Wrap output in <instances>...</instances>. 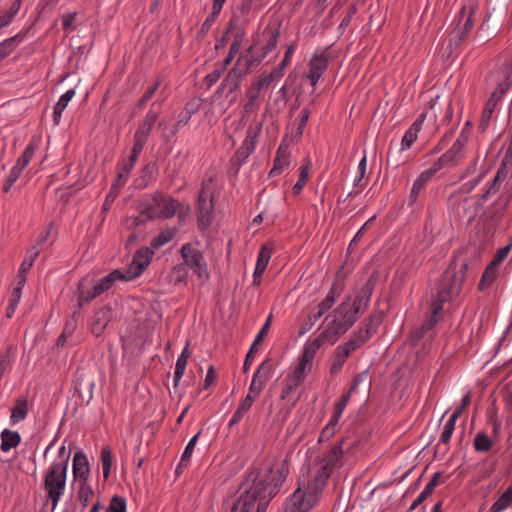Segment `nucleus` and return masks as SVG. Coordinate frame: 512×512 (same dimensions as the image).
I'll return each instance as SVG.
<instances>
[{"instance_id":"27","label":"nucleus","mask_w":512,"mask_h":512,"mask_svg":"<svg viewBox=\"0 0 512 512\" xmlns=\"http://www.w3.org/2000/svg\"><path fill=\"white\" fill-rule=\"evenodd\" d=\"M321 467L318 468L314 479L311 483L308 484V487L312 489L318 495L323 491L326 486L327 480L332 474L333 469L330 468L327 464L321 463Z\"/></svg>"},{"instance_id":"33","label":"nucleus","mask_w":512,"mask_h":512,"mask_svg":"<svg viewBox=\"0 0 512 512\" xmlns=\"http://www.w3.org/2000/svg\"><path fill=\"white\" fill-rule=\"evenodd\" d=\"M25 35V32H19L0 43V61L8 57L16 49L17 44L24 39Z\"/></svg>"},{"instance_id":"25","label":"nucleus","mask_w":512,"mask_h":512,"mask_svg":"<svg viewBox=\"0 0 512 512\" xmlns=\"http://www.w3.org/2000/svg\"><path fill=\"white\" fill-rule=\"evenodd\" d=\"M39 254L40 248H37L36 246H33L31 249L28 250L27 256L22 261L17 275V280L19 281L20 285H25L27 281V273L33 266Z\"/></svg>"},{"instance_id":"5","label":"nucleus","mask_w":512,"mask_h":512,"mask_svg":"<svg viewBox=\"0 0 512 512\" xmlns=\"http://www.w3.org/2000/svg\"><path fill=\"white\" fill-rule=\"evenodd\" d=\"M350 327H352V306L343 302L333 311L332 320L327 323L323 331H329L328 340L333 344Z\"/></svg>"},{"instance_id":"48","label":"nucleus","mask_w":512,"mask_h":512,"mask_svg":"<svg viewBox=\"0 0 512 512\" xmlns=\"http://www.w3.org/2000/svg\"><path fill=\"white\" fill-rule=\"evenodd\" d=\"M238 20H240V19H239V16H237L236 14H233L231 16V18L227 24V27L225 29V32L223 33V35L220 38H218L216 40V44H215L216 50H220L225 47V45L227 44V42L229 40V34L234 31L236 21H238Z\"/></svg>"},{"instance_id":"15","label":"nucleus","mask_w":512,"mask_h":512,"mask_svg":"<svg viewBox=\"0 0 512 512\" xmlns=\"http://www.w3.org/2000/svg\"><path fill=\"white\" fill-rule=\"evenodd\" d=\"M154 252L152 248L141 247L133 255L131 267H134V272L129 277L136 278L140 276L143 271L150 265Z\"/></svg>"},{"instance_id":"31","label":"nucleus","mask_w":512,"mask_h":512,"mask_svg":"<svg viewBox=\"0 0 512 512\" xmlns=\"http://www.w3.org/2000/svg\"><path fill=\"white\" fill-rule=\"evenodd\" d=\"M21 443V435L18 431L4 429L1 432V445L0 449L3 452H8L12 448H16Z\"/></svg>"},{"instance_id":"9","label":"nucleus","mask_w":512,"mask_h":512,"mask_svg":"<svg viewBox=\"0 0 512 512\" xmlns=\"http://www.w3.org/2000/svg\"><path fill=\"white\" fill-rule=\"evenodd\" d=\"M104 292L103 287L98 281L92 283L88 278H82L75 292L77 296V308L81 309L84 304L92 302Z\"/></svg>"},{"instance_id":"23","label":"nucleus","mask_w":512,"mask_h":512,"mask_svg":"<svg viewBox=\"0 0 512 512\" xmlns=\"http://www.w3.org/2000/svg\"><path fill=\"white\" fill-rule=\"evenodd\" d=\"M438 171L432 166L431 168L423 171L414 181L410 195L409 202L415 203L420 192L424 189L426 184L433 178Z\"/></svg>"},{"instance_id":"14","label":"nucleus","mask_w":512,"mask_h":512,"mask_svg":"<svg viewBox=\"0 0 512 512\" xmlns=\"http://www.w3.org/2000/svg\"><path fill=\"white\" fill-rule=\"evenodd\" d=\"M329 57L324 52L320 54H314L313 58L309 62V72L307 78L310 80L311 85L315 87L321 78L322 74L328 68Z\"/></svg>"},{"instance_id":"47","label":"nucleus","mask_w":512,"mask_h":512,"mask_svg":"<svg viewBox=\"0 0 512 512\" xmlns=\"http://www.w3.org/2000/svg\"><path fill=\"white\" fill-rule=\"evenodd\" d=\"M101 462L104 479H108L113 465V456L110 446H104L101 449Z\"/></svg>"},{"instance_id":"34","label":"nucleus","mask_w":512,"mask_h":512,"mask_svg":"<svg viewBox=\"0 0 512 512\" xmlns=\"http://www.w3.org/2000/svg\"><path fill=\"white\" fill-rule=\"evenodd\" d=\"M156 170V163L149 162L140 171V175L135 179V187L138 189L146 188L153 179Z\"/></svg>"},{"instance_id":"11","label":"nucleus","mask_w":512,"mask_h":512,"mask_svg":"<svg viewBox=\"0 0 512 512\" xmlns=\"http://www.w3.org/2000/svg\"><path fill=\"white\" fill-rule=\"evenodd\" d=\"M197 225L200 231H205L212 223L214 197L197 198Z\"/></svg>"},{"instance_id":"36","label":"nucleus","mask_w":512,"mask_h":512,"mask_svg":"<svg viewBox=\"0 0 512 512\" xmlns=\"http://www.w3.org/2000/svg\"><path fill=\"white\" fill-rule=\"evenodd\" d=\"M498 267L499 265L490 262V264L486 267L482 275V278L479 282V290L484 291L494 283L498 276Z\"/></svg>"},{"instance_id":"59","label":"nucleus","mask_w":512,"mask_h":512,"mask_svg":"<svg viewBox=\"0 0 512 512\" xmlns=\"http://www.w3.org/2000/svg\"><path fill=\"white\" fill-rule=\"evenodd\" d=\"M80 310L76 307V310L72 313L71 317L66 321L64 328L62 330L63 333L69 335L70 337L75 332L77 325H78V319L80 317Z\"/></svg>"},{"instance_id":"2","label":"nucleus","mask_w":512,"mask_h":512,"mask_svg":"<svg viewBox=\"0 0 512 512\" xmlns=\"http://www.w3.org/2000/svg\"><path fill=\"white\" fill-rule=\"evenodd\" d=\"M467 269L466 263L453 264L444 272L437 297L431 304V313L422 326L413 333L412 341H419L428 331L432 330L438 322L444 303L452 301L460 295Z\"/></svg>"},{"instance_id":"29","label":"nucleus","mask_w":512,"mask_h":512,"mask_svg":"<svg viewBox=\"0 0 512 512\" xmlns=\"http://www.w3.org/2000/svg\"><path fill=\"white\" fill-rule=\"evenodd\" d=\"M352 351V339H349L345 345L338 346L336 349V353L333 358V362L330 368L331 374H338L344 363L346 362L347 357Z\"/></svg>"},{"instance_id":"57","label":"nucleus","mask_w":512,"mask_h":512,"mask_svg":"<svg viewBox=\"0 0 512 512\" xmlns=\"http://www.w3.org/2000/svg\"><path fill=\"white\" fill-rule=\"evenodd\" d=\"M145 144L146 143L133 138V147H132L129 159L123 160V162L128 164L130 167L134 168L135 163H136L139 155L141 154Z\"/></svg>"},{"instance_id":"44","label":"nucleus","mask_w":512,"mask_h":512,"mask_svg":"<svg viewBox=\"0 0 512 512\" xmlns=\"http://www.w3.org/2000/svg\"><path fill=\"white\" fill-rule=\"evenodd\" d=\"M37 146H38V141H35L34 139L31 140V142L26 146L22 155L18 158L15 165L17 167L21 168L22 170H24L26 168V166L30 163L31 159L33 158Z\"/></svg>"},{"instance_id":"61","label":"nucleus","mask_w":512,"mask_h":512,"mask_svg":"<svg viewBox=\"0 0 512 512\" xmlns=\"http://www.w3.org/2000/svg\"><path fill=\"white\" fill-rule=\"evenodd\" d=\"M201 431L197 432L191 439L190 441L188 442V444L186 445L185 447V450L182 454V465H188V463L190 462V459L192 457V454H193V451H194V448L196 446V443H197V440H198V437L200 435Z\"/></svg>"},{"instance_id":"1","label":"nucleus","mask_w":512,"mask_h":512,"mask_svg":"<svg viewBox=\"0 0 512 512\" xmlns=\"http://www.w3.org/2000/svg\"><path fill=\"white\" fill-rule=\"evenodd\" d=\"M289 474V463L284 459L277 468L269 467L262 474L258 467L249 469L240 489L242 493L233 503L231 512H266L270 501L279 493Z\"/></svg>"},{"instance_id":"54","label":"nucleus","mask_w":512,"mask_h":512,"mask_svg":"<svg viewBox=\"0 0 512 512\" xmlns=\"http://www.w3.org/2000/svg\"><path fill=\"white\" fill-rule=\"evenodd\" d=\"M437 484L436 477H434L423 489V491L417 496V498L413 501L410 506V511L416 509L434 490Z\"/></svg>"},{"instance_id":"12","label":"nucleus","mask_w":512,"mask_h":512,"mask_svg":"<svg viewBox=\"0 0 512 512\" xmlns=\"http://www.w3.org/2000/svg\"><path fill=\"white\" fill-rule=\"evenodd\" d=\"M273 83L272 76H267L263 74L259 77V79L251 85V87L247 90V102L244 105V113L249 114L255 111L256 109V100L260 96V91L264 87H268Z\"/></svg>"},{"instance_id":"28","label":"nucleus","mask_w":512,"mask_h":512,"mask_svg":"<svg viewBox=\"0 0 512 512\" xmlns=\"http://www.w3.org/2000/svg\"><path fill=\"white\" fill-rule=\"evenodd\" d=\"M343 266L340 268V270L337 272L336 279L334 281V284L330 290V293L326 296L324 300H322L316 310L321 311V315H323L325 312H327L333 305L335 301V295L340 294V291L342 290V280L340 279V274L342 272Z\"/></svg>"},{"instance_id":"37","label":"nucleus","mask_w":512,"mask_h":512,"mask_svg":"<svg viewBox=\"0 0 512 512\" xmlns=\"http://www.w3.org/2000/svg\"><path fill=\"white\" fill-rule=\"evenodd\" d=\"M75 96V90L69 89L66 91L58 100L56 105L54 106V112H53V121L56 125L60 123V119L62 116L63 111L67 107L69 101Z\"/></svg>"},{"instance_id":"13","label":"nucleus","mask_w":512,"mask_h":512,"mask_svg":"<svg viewBox=\"0 0 512 512\" xmlns=\"http://www.w3.org/2000/svg\"><path fill=\"white\" fill-rule=\"evenodd\" d=\"M113 317L112 308L109 304L102 306L95 311L90 324V330L93 335L100 337Z\"/></svg>"},{"instance_id":"55","label":"nucleus","mask_w":512,"mask_h":512,"mask_svg":"<svg viewBox=\"0 0 512 512\" xmlns=\"http://www.w3.org/2000/svg\"><path fill=\"white\" fill-rule=\"evenodd\" d=\"M133 167H130L128 164L122 162L118 166L117 177L115 182L113 183L115 186L123 187L128 179L130 172Z\"/></svg>"},{"instance_id":"53","label":"nucleus","mask_w":512,"mask_h":512,"mask_svg":"<svg viewBox=\"0 0 512 512\" xmlns=\"http://www.w3.org/2000/svg\"><path fill=\"white\" fill-rule=\"evenodd\" d=\"M160 78H158L153 85H151L141 96V98L138 100V103L136 105L137 108L142 109L144 108L147 103L152 99V97L155 95L156 91L159 89L160 86Z\"/></svg>"},{"instance_id":"6","label":"nucleus","mask_w":512,"mask_h":512,"mask_svg":"<svg viewBox=\"0 0 512 512\" xmlns=\"http://www.w3.org/2000/svg\"><path fill=\"white\" fill-rule=\"evenodd\" d=\"M179 252L183 263L193 271L198 279L207 281L210 278L208 265L202 251L193 247L191 243H185Z\"/></svg>"},{"instance_id":"40","label":"nucleus","mask_w":512,"mask_h":512,"mask_svg":"<svg viewBox=\"0 0 512 512\" xmlns=\"http://www.w3.org/2000/svg\"><path fill=\"white\" fill-rule=\"evenodd\" d=\"M295 49H296V42H293V43H291L288 46V48H287V50L285 52L284 58L281 61V63L276 68H274L271 73L266 74V75L267 76H272L273 81L275 79H278V78L282 77L286 66L291 61V58H292V55H293Z\"/></svg>"},{"instance_id":"38","label":"nucleus","mask_w":512,"mask_h":512,"mask_svg":"<svg viewBox=\"0 0 512 512\" xmlns=\"http://www.w3.org/2000/svg\"><path fill=\"white\" fill-rule=\"evenodd\" d=\"M273 370V360L271 358H266L257 368L256 372L253 375V379H256L260 381L262 384L266 385Z\"/></svg>"},{"instance_id":"58","label":"nucleus","mask_w":512,"mask_h":512,"mask_svg":"<svg viewBox=\"0 0 512 512\" xmlns=\"http://www.w3.org/2000/svg\"><path fill=\"white\" fill-rule=\"evenodd\" d=\"M188 360H186L183 357H178L176 361L175 371H174V379H173V386L174 389H176L185 373L186 366H187Z\"/></svg>"},{"instance_id":"32","label":"nucleus","mask_w":512,"mask_h":512,"mask_svg":"<svg viewBox=\"0 0 512 512\" xmlns=\"http://www.w3.org/2000/svg\"><path fill=\"white\" fill-rule=\"evenodd\" d=\"M202 99L194 97L190 99L183 109V111L180 112L178 115L179 124H186L190 121L191 117L196 114L201 106H202Z\"/></svg>"},{"instance_id":"8","label":"nucleus","mask_w":512,"mask_h":512,"mask_svg":"<svg viewBox=\"0 0 512 512\" xmlns=\"http://www.w3.org/2000/svg\"><path fill=\"white\" fill-rule=\"evenodd\" d=\"M347 440H349V436L343 437L337 441L329 451L327 457L317 459V462L325 463L333 470L342 467L345 462V455L352 450V442H348Z\"/></svg>"},{"instance_id":"19","label":"nucleus","mask_w":512,"mask_h":512,"mask_svg":"<svg viewBox=\"0 0 512 512\" xmlns=\"http://www.w3.org/2000/svg\"><path fill=\"white\" fill-rule=\"evenodd\" d=\"M241 61L242 57H239L235 63V66L228 72V74L222 81L223 86H225L228 93L235 92L240 87L243 79L246 76V71L241 70Z\"/></svg>"},{"instance_id":"16","label":"nucleus","mask_w":512,"mask_h":512,"mask_svg":"<svg viewBox=\"0 0 512 512\" xmlns=\"http://www.w3.org/2000/svg\"><path fill=\"white\" fill-rule=\"evenodd\" d=\"M474 8L471 7L469 11H466V8H462L457 16L458 24L453 34L459 40H463L471 31L474 25Z\"/></svg>"},{"instance_id":"64","label":"nucleus","mask_w":512,"mask_h":512,"mask_svg":"<svg viewBox=\"0 0 512 512\" xmlns=\"http://www.w3.org/2000/svg\"><path fill=\"white\" fill-rule=\"evenodd\" d=\"M254 147H255L254 140L252 139L251 141H249L248 139H246L243 142L242 146L237 150V152H236L237 157L242 160L246 159L252 153V151L254 150Z\"/></svg>"},{"instance_id":"56","label":"nucleus","mask_w":512,"mask_h":512,"mask_svg":"<svg viewBox=\"0 0 512 512\" xmlns=\"http://www.w3.org/2000/svg\"><path fill=\"white\" fill-rule=\"evenodd\" d=\"M323 315H321V311H317V310H314L312 311L308 316L307 318L304 320V322L302 323L301 327H300V330H299V334L300 335H303L305 334L306 332H308L309 330H311V328L316 324V322L322 317Z\"/></svg>"},{"instance_id":"26","label":"nucleus","mask_w":512,"mask_h":512,"mask_svg":"<svg viewBox=\"0 0 512 512\" xmlns=\"http://www.w3.org/2000/svg\"><path fill=\"white\" fill-rule=\"evenodd\" d=\"M425 120V114H421L405 132L402 141L400 151L409 149L413 143L417 140L418 133L422 128Z\"/></svg>"},{"instance_id":"50","label":"nucleus","mask_w":512,"mask_h":512,"mask_svg":"<svg viewBox=\"0 0 512 512\" xmlns=\"http://www.w3.org/2000/svg\"><path fill=\"white\" fill-rule=\"evenodd\" d=\"M93 496L91 486L87 482H80L77 497L83 508L87 507Z\"/></svg>"},{"instance_id":"39","label":"nucleus","mask_w":512,"mask_h":512,"mask_svg":"<svg viewBox=\"0 0 512 512\" xmlns=\"http://www.w3.org/2000/svg\"><path fill=\"white\" fill-rule=\"evenodd\" d=\"M272 250V246L267 243L261 246L255 266L257 269V274H264L270 261Z\"/></svg>"},{"instance_id":"51","label":"nucleus","mask_w":512,"mask_h":512,"mask_svg":"<svg viewBox=\"0 0 512 512\" xmlns=\"http://www.w3.org/2000/svg\"><path fill=\"white\" fill-rule=\"evenodd\" d=\"M512 505V490L509 488L495 501L490 508L491 512H501Z\"/></svg>"},{"instance_id":"62","label":"nucleus","mask_w":512,"mask_h":512,"mask_svg":"<svg viewBox=\"0 0 512 512\" xmlns=\"http://www.w3.org/2000/svg\"><path fill=\"white\" fill-rule=\"evenodd\" d=\"M315 101L312 100L307 107H305L302 110V114L299 118L298 127H297V136L301 137L304 131L305 126L307 125V122L309 120V117L311 115L310 106L314 105Z\"/></svg>"},{"instance_id":"41","label":"nucleus","mask_w":512,"mask_h":512,"mask_svg":"<svg viewBox=\"0 0 512 512\" xmlns=\"http://www.w3.org/2000/svg\"><path fill=\"white\" fill-rule=\"evenodd\" d=\"M305 378L296 373L289 374L285 379V386L281 393V399H285L292 394L303 382Z\"/></svg>"},{"instance_id":"42","label":"nucleus","mask_w":512,"mask_h":512,"mask_svg":"<svg viewBox=\"0 0 512 512\" xmlns=\"http://www.w3.org/2000/svg\"><path fill=\"white\" fill-rule=\"evenodd\" d=\"M28 401L26 398H18L15 406L11 410V422L15 424L21 420H24L28 414Z\"/></svg>"},{"instance_id":"46","label":"nucleus","mask_w":512,"mask_h":512,"mask_svg":"<svg viewBox=\"0 0 512 512\" xmlns=\"http://www.w3.org/2000/svg\"><path fill=\"white\" fill-rule=\"evenodd\" d=\"M176 232H177V230L175 228L161 231L156 237H154L152 239V241L150 243L151 248L159 249L166 243L170 242L174 238Z\"/></svg>"},{"instance_id":"63","label":"nucleus","mask_w":512,"mask_h":512,"mask_svg":"<svg viewBox=\"0 0 512 512\" xmlns=\"http://www.w3.org/2000/svg\"><path fill=\"white\" fill-rule=\"evenodd\" d=\"M351 395H352V384H350L347 387L346 392L342 395L340 400L335 404L334 413H336L337 415H340V416L342 415L343 411L345 410V408L348 404V401H349Z\"/></svg>"},{"instance_id":"60","label":"nucleus","mask_w":512,"mask_h":512,"mask_svg":"<svg viewBox=\"0 0 512 512\" xmlns=\"http://www.w3.org/2000/svg\"><path fill=\"white\" fill-rule=\"evenodd\" d=\"M105 512H126V499L123 496L114 495Z\"/></svg>"},{"instance_id":"35","label":"nucleus","mask_w":512,"mask_h":512,"mask_svg":"<svg viewBox=\"0 0 512 512\" xmlns=\"http://www.w3.org/2000/svg\"><path fill=\"white\" fill-rule=\"evenodd\" d=\"M254 403L252 396H246L239 406L237 407L236 411L234 412L232 418L230 419L228 423V428H232L234 425L238 424L243 416L251 409L252 405Z\"/></svg>"},{"instance_id":"4","label":"nucleus","mask_w":512,"mask_h":512,"mask_svg":"<svg viewBox=\"0 0 512 512\" xmlns=\"http://www.w3.org/2000/svg\"><path fill=\"white\" fill-rule=\"evenodd\" d=\"M67 468L51 465L45 473L44 490L54 509L64 493L66 485Z\"/></svg>"},{"instance_id":"52","label":"nucleus","mask_w":512,"mask_h":512,"mask_svg":"<svg viewBox=\"0 0 512 512\" xmlns=\"http://www.w3.org/2000/svg\"><path fill=\"white\" fill-rule=\"evenodd\" d=\"M511 84L512 73H510L508 76L503 77V80L498 83L497 88L492 93L489 99H494V101L498 103L501 100L502 96L505 94V92L509 89Z\"/></svg>"},{"instance_id":"22","label":"nucleus","mask_w":512,"mask_h":512,"mask_svg":"<svg viewBox=\"0 0 512 512\" xmlns=\"http://www.w3.org/2000/svg\"><path fill=\"white\" fill-rule=\"evenodd\" d=\"M381 322L380 316H371L366 322L365 326L360 328L358 334H354V349L357 346L364 344L376 331Z\"/></svg>"},{"instance_id":"45","label":"nucleus","mask_w":512,"mask_h":512,"mask_svg":"<svg viewBox=\"0 0 512 512\" xmlns=\"http://www.w3.org/2000/svg\"><path fill=\"white\" fill-rule=\"evenodd\" d=\"M309 171H310V161L307 160L306 163L300 167L298 181L295 183V185L292 188L294 195H299L302 192L303 187L306 185V183L308 181Z\"/></svg>"},{"instance_id":"30","label":"nucleus","mask_w":512,"mask_h":512,"mask_svg":"<svg viewBox=\"0 0 512 512\" xmlns=\"http://www.w3.org/2000/svg\"><path fill=\"white\" fill-rule=\"evenodd\" d=\"M329 331H322L318 337H316L312 342L307 343L302 352V357L313 362L315 354L317 350L322 346L325 340H328Z\"/></svg>"},{"instance_id":"7","label":"nucleus","mask_w":512,"mask_h":512,"mask_svg":"<svg viewBox=\"0 0 512 512\" xmlns=\"http://www.w3.org/2000/svg\"><path fill=\"white\" fill-rule=\"evenodd\" d=\"M468 142V134L462 130L451 148L444 153L432 166L437 170H441L447 166L453 167L460 163L465 155V145Z\"/></svg>"},{"instance_id":"18","label":"nucleus","mask_w":512,"mask_h":512,"mask_svg":"<svg viewBox=\"0 0 512 512\" xmlns=\"http://www.w3.org/2000/svg\"><path fill=\"white\" fill-rule=\"evenodd\" d=\"M271 321H272V314H270L268 316L266 322L264 323V325L258 332L256 338L254 339V341L245 357L244 364H243V372L244 373H247V371L250 369V367L253 363V360H254V355L257 353L258 345L261 343V341L264 339V337L269 332V329L271 326Z\"/></svg>"},{"instance_id":"10","label":"nucleus","mask_w":512,"mask_h":512,"mask_svg":"<svg viewBox=\"0 0 512 512\" xmlns=\"http://www.w3.org/2000/svg\"><path fill=\"white\" fill-rule=\"evenodd\" d=\"M318 494L307 486L303 491L298 487L290 496L287 503L296 510V512H308L318 501Z\"/></svg>"},{"instance_id":"49","label":"nucleus","mask_w":512,"mask_h":512,"mask_svg":"<svg viewBox=\"0 0 512 512\" xmlns=\"http://www.w3.org/2000/svg\"><path fill=\"white\" fill-rule=\"evenodd\" d=\"M493 443L485 432H478L473 441V446L477 452H487L491 449Z\"/></svg>"},{"instance_id":"20","label":"nucleus","mask_w":512,"mask_h":512,"mask_svg":"<svg viewBox=\"0 0 512 512\" xmlns=\"http://www.w3.org/2000/svg\"><path fill=\"white\" fill-rule=\"evenodd\" d=\"M73 474L79 482H87L90 475V467L86 454L79 450L73 457Z\"/></svg>"},{"instance_id":"43","label":"nucleus","mask_w":512,"mask_h":512,"mask_svg":"<svg viewBox=\"0 0 512 512\" xmlns=\"http://www.w3.org/2000/svg\"><path fill=\"white\" fill-rule=\"evenodd\" d=\"M132 277L126 276L122 271L119 269H115L109 274L105 275L101 279L98 280L100 285L103 287L104 291H108L116 280H131Z\"/></svg>"},{"instance_id":"3","label":"nucleus","mask_w":512,"mask_h":512,"mask_svg":"<svg viewBox=\"0 0 512 512\" xmlns=\"http://www.w3.org/2000/svg\"><path fill=\"white\" fill-rule=\"evenodd\" d=\"M181 204L177 199L162 192L146 196L141 202V213L150 221L155 219L167 220L175 216Z\"/></svg>"},{"instance_id":"17","label":"nucleus","mask_w":512,"mask_h":512,"mask_svg":"<svg viewBox=\"0 0 512 512\" xmlns=\"http://www.w3.org/2000/svg\"><path fill=\"white\" fill-rule=\"evenodd\" d=\"M154 106L155 103L151 105V109L147 112L144 119L139 124V127L134 134V139L147 143L151 130L159 116V112L153 109Z\"/></svg>"},{"instance_id":"24","label":"nucleus","mask_w":512,"mask_h":512,"mask_svg":"<svg viewBox=\"0 0 512 512\" xmlns=\"http://www.w3.org/2000/svg\"><path fill=\"white\" fill-rule=\"evenodd\" d=\"M290 164V154L288 152V146L283 142L279 145L276 157L274 159L273 168L269 172V177H274L283 171V169Z\"/></svg>"},{"instance_id":"21","label":"nucleus","mask_w":512,"mask_h":512,"mask_svg":"<svg viewBox=\"0 0 512 512\" xmlns=\"http://www.w3.org/2000/svg\"><path fill=\"white\" fill-rule=\"evenodd\" d=\"M377 281V275L373 273L369 279L364 284L359 296L357 297V300L354 301V314H356L361 309H364L371 298V295L373 293L375 284Z\"/></svg>"}]
</instances>
